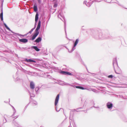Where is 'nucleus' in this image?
Masks as SVG:
<instances>
[{
	"instance_id": "f257e3e1",
	"label": "nucleus",
	"mask_w": 127,
	"mask_h": 127,
	"mask_svg": "<svg viewBox=\"0 0 127 127\" xmlns=\"http://www.w3.org/2000/svg\"><path fill=\"white\" fill-rule=\"evenodd\" d=\"M41 23V22L40 21H39L37 27L35 31L36 32L33 34L32 38V40H34L39 34V32L38 30L40 27Z\"/></svg>"
},
{
	"instance_id": "f03ea898",
	"label": "nucleus",
	"mask_w": 127,
	"mask_h": 127,
	"mask_svg": "<svg viewBox=\"0 0 127 127\" xmlns=\"http://www.w3.org/2000/svg\"><path fill=\"white\" fill-rule=\"evenodd\" d=\"M4 25L5 26V27L6 28V29H7L9 31H10V32H11L12 33H13L14 34V35H15V36H16V35H17L18 36H20V34H19L18 33H15L14 32H13L12 31H11L10 29L6 25V24L4 23Z\"/></svg>"
},
{
	"instance_id": "7ed1b4c3",
	"label": "nucleus",
	"mask_w": 127,
	"mask_h": 127,
	"mask_svg": "<svg viewBox=\"0 0 127 127\" xmlns=\"http://www.w3.org/2000/svg\"><path fill=\"white\" fill-rule=\"evenodd\" d=\"M79 41V40L78 39H77L75 41V42L74 43V46H73V48L72 49L71 51L70 52V53L72 51H73L75 49V47L77 45L78 43V42Z\"/></svg>"
},
{
	"instance_id": "20e7f679",
	"label": "nucleus",
	"mask_w": 127,
	"mask_h": 127,
	"mask_svg": "<svg viewBox=\"0 0 127 127\" xmlns=\"http://www.w3.org/2000/svg\"><path fill=\"white\" fill-rule=\"evenodd\" d=\"M113 65L114 68L115 66H117L118 64L117 62V60L116 59H114L113 61Z\"/></svg>"
},
{
	"instance_id": "39448f33",
	"label": "nucleus",
	"mask_w": 127,
	"mask_h": 127,
	"mask_svg": "<svg viewBox=\"0 0 127 127\" xmlns=\"http://www.w3.org/2000/svg\"><path fill=\"white\" fill-rule=\"evenodd\" d=\"M59 97V95L58 94L57 95L55 100V105H56L58 103Z\"/></svg>"
},
{
	"instance_id": "423d86ee",
	"label": "nucleus",
	"mask_w": 127,
	"mask_h": 127,
	"mask_svg": "<svg viewBox=\"0 0 127 127\" xmlns=\"http://www.w3.org/2000/svg\"><path fill=\"white\" fill-rule=\"evenodd\" d=\"M107 108L109 109H110L112 108L113 104L112 103L108 102L107 103Z\"/></svg>"
},
{
	"instance_id": "0eeeda50",
	"label": "nucleus",
	"mask_w": 127,
	"mask_h": 127,
	"mask_svg": "<svg viewBox=\"0 0 127 127\" xmlns=\"http://www.w3.org/2000/svg\"><path fill=\"white\" fill-rule=\"evenodd\" d=\"M34 84L33 82H31L30 83V87L32 89H34Z\"/></svg>"
},
{
	"instance_id": "6e6552de",
	"label": "nucleus",
	"mask_w": 127,
	"mask_h": 127,
	"mask_svg": "<svg viewBox=\"0 0 127 127\" xmlns=\"http://www.w3.org/2000/svg\"><path fill=\"white\" fill-rule=\"evenodd\" d=\"M19 41L20 42L25 43L27 42L28 41V40L24 38L19 39Z\"/></svg>"
},
{
	"instance_id": "1a4fd4ad",
	"label": "nucleus",
	"mask_w": 127,
	"mask_h": 127,
	"mask_svg": "<svg viewBox=\"0 0 127 127\" xmlns=\"http://www.w3.org/2000/svg\"><path fill=\"white\" fill-rule=\"evenodd\" d=\"M25 61L28 62H34L35 63V61L31 59H27L26 58L25 59Z\"/></svg>"
},
{
	"instance_id": "9d476101",
	"label": "nucleus",
	"mask_w": 127,
	"mask_h": 127,
	"mask_svg": "<svg viewBox=\"0 0 127 127\" xmlns=\"http://www.w3.org/2000/svg\"><path fill=\"white\" fill-rule=\"evenodd\" d=\"M0 16L1 20H3V12L2 8L1 9V13L0 15Z\"/></svg>"
},
{
	"instance_id": "9b49d317",
	"label": "nucleus",
	"mask_w": 127,
	"mask_h": 127,
	"mask_svg": "<svg viewBox=\"0 0 127 127\" xmlns=\"http://www.w3.org/2000/svg\"><path fill=\"white\" fill-rule=\"evenodd\" d=\"M41 38L40 37H38L35 40V42L37 43H38L39 42L41 41Z\"/></svg>"
},
{
	"instance_id": "f8f14e48",
	"label": "nucleus",
	"mask_w": 127,
	"mask_h": 127,
	"mask_svg": "<svg viewBox=\"0 0 127 127\" xmlns=\"http://www.w3.org/2000/svg\"><path fill=\"white\" fill-rule=\"evenodd\" d=\"M38 13H36L35 16V21L36 23L37 22V20L38 18Z\"/></svg>"
},
{
	"instance_id": "ddd939ff",
	"label": "nucleus",
	"mask_w": 127,
	"mask_h": 127,
	"mask_svg": "<svg viewBox=\"0 0 127 127\" xmlns=\"http://www.w3.org/2000/svg\"><path fill=\"white\" fill-rule=\"evenodd\" d=\"M118 70L117 71L115 70L116 73L117 74H121V71L120 69L118 67Z\"/></svg>"
},
{
	"instance_id": "4468645a",
	"label": "nucleus",
	"mask_w": 127,
	"mask_h": 127,
	"mask_svg": "<svg viewBox=\"0 0 127 127\" xmlns=\"http://www.w3.org/2000/svg\"><path fill=\"white\" fill-rule=\"evenodd\" d=\"M32 48H33L37 51H38L40 50V49L38 48L36 46H32Z\"/></svg>"
},
{
	"instance_id": "2eb2a0df",
	"label": "nucleus",
	"mask_w": 127,
	"mask_h": 127,
	"mask_svg": "<svg viewBox=\"0 0 127 127\" xmlns=\"http://www.w3.org/2000/svg\"><path fill=\"white\" fill-rule=\"evenodd\" d=\"M75 87L77 88L80 89L82 90L86 89V88H84L83 87L81 86H76Z\"/></svg>"
},
{
	"instance_id": "dca6fc26",
	"label": "nucleus",
	"mask_w": 127,
	"mask_h": 127,
	"mask_svg": "<svg viewBox=\"0 0 127 127\" xmlns=\"http://www.w3.org/2000/svg\"><path fill=\"white\" fill-rule=\"evenodd\" d=\"M33 8L34 11L36 12L37 11V8L36 5H34Z\"/></svg>"
},
{
	"instance_id": "f3484780",
	"label": "nucleus",
	"mask_w": 127,
	"mask_h": 127,
	"mask_svg": "<svg viewBox=\"0 0 127 127\" xmlns=\"http://www.w3.org/2000/svg\"><path fill=\"white\" fill-rule=\"evenodd\" d=\"M35 29V27L34 28H32L31 29V31L28 33H27V35L29 33H30V34Z\"/></svg>"
},
{
	"instance_id": "a211bd4d",
	"label": "nucleus",
	"mask_w": 127,
	"mask_h": 127,
	"mask_svg": "<svg viewBox=\"0 0 127 127\" xmlns=\"http://www.w3.org/2000/svg\"><path fill=\"white\" fill-rule=\"evenodd\" d=\"M66 72L65 71H62L60 72V73L62 74L66 75Z\"/></svg>"
},
{
	"instance_id": "6ab92c4d",
	"label": "nucleus",
	"mask_w": 127,
	"mask_h": 127,
	"mask_svg": "<svg viewBox=\"0 0 127 127\" xmlns=\"http://www.w3.org/2000/svg\"><path fill=\"white\" fill-rule=\"evenodd\" d=\"M86 1H85L84 2V4L85 3L87 6H89V7L90 6V5H89V3H86Z\"/></svg>"
},
{
	"instance_id": "aec40b11",
	"label": "nucleus",
	"mask_w": 127,
	"mask_h": 127,
	"mask_svg": "<svg viewBox=\"0 0 127 127\" xmlns=\"http://www.w3.org/2000/svg\"><path fill=\"white\" fill-rule=\"evenodd\" d=\"M72 74L69 72H66V75H71Z\"/></svg>"
},
{
	"instance_id": "412c9836",
	"label": "nucleus",
	"mask_w": 127,
	"mask_h": 127,
	"mask_svg": "<svg viewBox=\"0 0 127 127\" xmlns=\"http://www.w3.org/2000/svg\"><path fill=\"white\" fill-rule=\"evenodd\" d=\"M26 35H23L20 34V36L21 38H22V37H24Z\"/></svg>"
},
{
	"instance_id": "4be33fe9",
	"label": "nucleus",
	"mask_w": 127,
	"mask_h": 127,
	"mask_svg": "<svg viewBox=\"0 0 127 127\" xmlns=\"http://www.w3.org/2000/svg\"><path fill=\"white\" fill-rule=\"evenodd\" d=\"M108 77L109 78H112L113 77V76L112 75H109L108 76Z\"/></svg>"
},
{
	"instance_id": "5701e85b",
	"label": "nucleus",
	"mask_w": 127,
	"mask_h": 127,
	"mask_svg": "<svg viewBox=\"0 0 127 127\" xmlns=\"http://www.w3.org/2000/svg\"><path fill=\"white\" fill-rule=\"evenodd\" d=\"M58 6V4H55L54 6V7H56Z\"/></svg>"
},
{
	"instance_id": "b1692460",
	"label": "nucleus",
	"mask_w": 127,
	"mask_h": 127,
	"mask_svg": "<svg viewBox=\"0 0 127 127\" xmlns=\"http://www.w3.org/2000/svg\"><path fill=\"white\" fill-rule=\"evenodd\" d=\"M38 90V88H36L35 89V91L37 92Z\"/></svg>"
},
{
	"instance_id": "393cba45",
	"label": "nucleus",
	"mask_w": 127,
	"mask_h": 127,
	"mask_svg": "<svg viewBox=\"0 0 127 127\" xmlns=\"http://www.w3.org/2000/svg\"><path fill=\"white\" fill-rule=\"evenodd\" d=\"M37 1L39 3H41V0H37Z\"/></svg>"
},
{
	"instance_id": "a878e982",
	"label": "nucleus",
	"mask_w": 127,
	"mask_h": 127,
	"mask_svg": "<svg viewBox=\"0 0 127 127\" xmlns=\"http://www.w3.org/2000/svg\"><path fill=\"white\" fill-rule=\"evenodd\" d=\"M56 111H57L58 112V111H60V109H59V110H57V108H56Z\"/></svg>"
},
{
	"instance_id": "bb28decb",
	"label": "nucleus",
	"mask_w": 127,
	"mask_h": 127,
	"mask_svg": "<svg viewBox=\"0 0 127 127\" xmlns=\"http://www.w3.org/2000/svg\"><path fill=\"white\" fill-rule=\"evenodd\" d=\"M35 105H36L37 104V103L35 102V103H34Z\"/></svg>"
},
{
	"instance_id": "cd10ccee",
	"label": "nucleus",
	"mask_w": 127,
	"mask_h": 127,
	"mask_svg": "<svg viewBox=\"0 0 127 127\" xmlns=\"http://www.w3.org/2000/svg\"><path fill=\"white\" fill-rule=\"evenodd\" d=\"M30 96H31H31H33V97H34V96H31V95H30Z\"/></svg>"
},
{
	"instance_id": "c85d7f7f",
	"label": "nucleus",
	"mask_w": 127,
	"mask_h": 127,
	"mask_svg": "<svg viewBox=\"0 0 127 127\" xmlns=\"http://www.w3.org/2000/svg\"><path fill=\"white\" fill-rule=\"evenodd\" d=\"M35 27H36V26H35V27H34V28H35Z\"/></svg>"
},
{
	"instance_id": "c756f323",
	"label": "nucleus",
	"mask_w": 127,
	"mask_h": 127,
	"mask_svg": "<svg viewBox=\"0 0 127 127\" xmlns=\"http://www.w3.org/2000/svg\"><path fill=\"white\" fill-rule=\"evenodd\" d=\"M40 127H43L42 126H41Z\"/></svg>"
}]
</instances>
